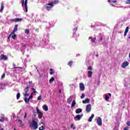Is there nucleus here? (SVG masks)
I'll return each instance as SVG.
<instances>
[{
	"label": "nucleus",
	"mask_w": 130,
	"mask_h": 130,
	"mask_svg": "<svg viewBox=\"0 0 130 130\" xmlns=\"http://www.w3.org/2000/svg\"><path fill=\"white\" fill-rule=\"evenodd\" d=\"M12 35H13V34H12V32H11L9 35V36L8 37V40H10V39L11 38V36H12Z\"/></svg>",
	"instance_id": "45"
},
{
	"label": "nucleus",
	"mask_w": 130,
	"mask_h": 130,
	"mask_svg": "<svg viewBox=\"0 0 130 130\" xmlns=\"http://www.w3.org/2000/svg\"><path fill=\"white\" fill-rule=\"evenodd\" d=\"M18 30V24L15 25L13 31L11 32V35L12 34H14V33H15V32H16V31H17Z\"/></svg>",
	"instance_id": "11"
},
{
	"label": "nucleus",
	"mask_w": 130,
	"mask_h": 130,
	"mask_svg": "<svg viewBox=\"0 0 130 130\" xmlns=\"http://www.w3.org/2000/svg\"><path fill=\"white\" fill-rule=\"evenodd\" d=\"M28 2V0H21L22 3V7H24V5H27V3Z\"/></svg>",
	"instance_id": "17"
},
{
	"label": "nucleus",
	"mask_w": 130,
	"mask_h": 130,
	"mask_svg": "<svg viewBox=\"0 0 130 130\" xmlns=\"http://www.w3.org/2000/svg\"><path fill=\"white\" fill-rule=\"evenodd\" d=\"M31 90H33L34 91L36 90L35 88H31Z\"/></svg>",
	"instance_id": "56"
},
{
	"label": "nucleus",
	"mask_w": 130,
	"mask_h": 130,
	"mask_svg": "<svg viewBox=\"0 0 130 130\" xmlns=\"http://www.w3.org/2000/svg\"><path fill=\"white\" fill-rule=\"evenodd\" d=\"M96 122L100 126H101L102 125V119H101V117H98L97 119Z\"/></svg>",
	"instance_id": "6"
},
{
	"label": "nucleus",
	"mask_w": 130,
	"mask_h": 130,
	"mask_svg": "<svg viewBox=\"0 0 130 130\" xmlns=\"http://www.w3.org/2000/svg\"><path fill=\"white\" fill-rule=\"evenodd\" d=\"M81 112H82V109L79 108L76 109V113L79 114L81 113Z\"/></svg>",
	"instance_id": "24"
},
{
	"label": "nucleus",
	"mask_w": 130,
	"mask_h": 130,
	"mask_svg": "<svg viewBox=\"0 0 130 130\" xmlns=\"http://www.w3.org/2000/svg\"><path fill=\"white\" fill-rule=\"evenodd\" d=\"M35 31H36L37 32H39V28H36Z\"/></svg>",
	"instance_id": "53"
},
{
	"label": "nucleus",
	"mask_w": 130,
	"mask_h": 130,
	"mask_svg": "<svg viewBox=\"0 0 130 130\" xmlns=\"http://www.w3.org/2000/svg\"><path fill=\"white\" fill-rule=\"evenodd\" d=\"M95 56H96V57H98L99 55H98V54H96V55H95Z\"/></svg>",
	"instance_id": "61"
},
{
	"label": "nucleus",
	"mask_w": 130,
	"mask_h": 130,
	"mask_svg": "<svg viewBox=\"0 0 130 130\" xmlns=\"http://www.w3.org/2000/svg\"><path fill=\"white\" fill-rule=\"evenodd\" d=\"M126 124H127V125L129 126L130 125V121H129L127 122Z\"/></svg>",
	"instance_id": "49"
},
{
	"label": "nucleus",
	"mask_w": 130,
	"mask_h": 130,
	"mask_svg": "<svg viewBox=\"0 0 130 130\" xmlns=\"http://www.w3.org/2000/svg\"><path fill=\"white\" fill-rule=\"evenodd\" d=\"M129 64V63L126 61H124L121 65V68L122 69H125L126 67H128V66Z\"/></svg>",
	"instance_id": "5"
},
{
	"label": "nucleus",
	"mask_w": 130,
	"mask_h": 130,
	"mask_svg": "<svg viewBox=\"0 0 130 130\" xmlns=\"http://www.w3.org/2000/svg\"><path fill=\"white\" fill-rule=\"evenodd\" d=\"M92 110V107L91 106V104H88L86 107V111L87 113H89Z\"/></svg>",
	"instance_id": "4"
},
{
	"label": "nucleus",
	"mask_w": 130,
	"mask_h": 130,
	"mask_svg": "<svg viewBox=\"0 0 130 130\" xmlns=\"http://www.w3.org/2000/svg\"><path fill=\"white\" fill-rule=\"evenodd\" d=\"M26 117H27V113H25L24 119L26 118Z\"/></svg>",
	"instance_id": "51"
},
{
	"label": "nucleus",
	"mask_w": 130,
	"mask_h": 130,
	"mask_svg": "<svg viewBox=\"0 0 130 130\" xmlns=\"http://www.w3.org/2000/svg\"><path fill=\"white\" fill-rule=\"evenodd\" d=\"M30 99L28 98V99H27V102H29L30 101Z\"/></svg>",
	"instance_id": "55"
},
{
	"label": "nucleus",
	"mask_w": 130,
	"mask_h": 130,
	"mask_svg": "<svg viewBox=\"0 0 130 130\" xmlns=\"http://www.w3.org/2000/svg\"><path fill=\"white\" fill-rule=\"evenodd\" d=\"M54 73V72H53V69H50V75H53Z\"/></svg>",
	"instance_id": "33"
},
{
	"label": "nucleus",
	"mask_w": 130,
	"mask_h": 130,
	"mask_svg": "<svg viewBox=\"0 0 130 130\" xmlns=\"http://www.w3.org/2000/svg\"><path fill=\"white\" fill-rule=\"evenodd\" d=\"M41 99H42L41 95H39L38 98V100H39L40 101V100H41Z\"/></svg>",
	"instance_id": "42"
},
{
	"label": "nucleus",
	"mask_w": 130,
	"mask_h": 130,
	"mask_svg": "<svg viewBox=\"0 0 130 130\" xmlns=\"http://www.w3.org/2000/svg\"><path fill=\"white\" fill-rule=\"evenodd\" d=\"M45 9L47 10V11H49L50 10V9L51 8H52V7H53V2H51V3H49L46 4Z\"/></svg>",
	"instance_id": "3"
},
{
	"label": "nucleus",
	"mask_w": 130,
	"mask_h": 130,
	"mask_svg": "<svg viewBox=\"0 0 130 130\" xmlns=\"http://www.w3.org/2000/svg\"><path fill=\"white\" fill-rule=\"evenodd\" d=\"M20 96H21V94L19 92L17 93V95H16V98H17V100H19V99H20Z\"/></svg>",
	"instance_id": "26"
},
{
	"label": "nucleus",
	"mask_w": 130,
	"mask_h": 130,
	"mask_svg": "<svg viewBox=\"0 0 130 130\" xmlns=\"http://www.w3.org/2000/svg\"><path fill=\"white\" fill-rule=\"evenodd\" d=\"M13 67H14L13 69H21V70L22 69H23V68L22 67H16V64H13Z\"/></svg>",
	"instance_id": "31"
},
{
	"label": "nucleus",
	"mask_w": 130,
	"mask_h": 130,
	"mask_svg": "<svg viewBox=\"0 0 130 130\" xmlns=\"http://www.w3.org/2000/svg\"><path fill=\"white\" fill-rule=\"evenodd\" d=\"M22 47H26V44L23 45V44L21 45Z\"/></svg>",
	"instance_id": "48"
},
{
	"label": "nucleus",
	"mask_w": 130,
	"mask_h": 130,
	"mask_svg": "<svg viewBox=\"0 0 130 130\" xmlns=\"http://www.w3.org/2000/svg\"><path fill=\"white\" fill-rule=\"evenodd\" d=\"M24 100L25 103H28V102L27 100V98H24Z\"/></svg>",
	"instance_id": "39"
},
{
	"label": "nucleus",
	"mask_w": 130,
	"mask_h": 130,
	"mask_svg": "<svg viewBox=\"0 0 130 130\" xmlns=\"http://www.w3.org/2000/svg\"><path fill=\"white\" fill-rule=\"evenodd\" d=\"M43 109L45 110V111H48V107L46 105H44L43 106Z\"/></svg>",
	"instance_id": "22"
},
{
	"label": "nucleus",
	"mask_w": 130,
	"mask_h": 130,
	"mask_svg": "<svg viewBox=\"0 0 130 130\" xmlns=\"http://www.w3.org/2000/svg\"><path fill=\"white\" fill-rule=\"evenodd\" d=\"M39 130H44V126H42L41 127H39Z\"/></svg>",
	"instance_id": "40"
},
{
	"label": "nucleus",
	"mask_w": 130,
	"mask_h": 130,
	"mask_svg": "<svg viewBox=\"0 0 130 130\" xmlns=\"http://www.w3.org/2000/svg\"><path fill=\"white\" fill-rule=\"evenodd\" d=\"M125 4L126 5H127V4H130V0H127L126 2H125Z\"/></svg>",
	"instance_id": "41"
},
{
	"label": "nucleus",
	"mask_w": 130,
	"mask_h": 130,
	"mask_svg": "<svg viewBox=\"0 0 130 130\" xmlns=\"http://www.w3.org/2000/svg\"><path fill=\"white\" fill-rule=\"evenodd\" d=\"M94 118V114H91V116L89 117V118L88 119V122H91L92 121V119Z\"/></svg>",
	"instance_id": "15"
},
{
	"label": "nucleus",
	"mask_w": 130,
	"mask_h": 130,
	"mask_svg": "<svg viewBox=\"0 0 130 130\" xmlns=\"http://www.w3.org/2000/svg\"><path fill=\"white\" fill-rule=\"evenodd\" d=\"M13 39H16L17 38V35L15 34V33L13 34V35L11 36Z\"/></svg>",
	"instance_id": "28"
},
{
	"label": "nucleus",
	"mask_w": 130,
	"mask_h": 130,
	"mask_svg": "<svg viewBox=\"0 0 130 130\" xmlns=\"http://www.w3.org/2000/svg\"><path fill=\"white\" fill-rule=\"evenodd\" d=\"M29 127L31 129L36 130L38 128V122L36 121L35 119H32L29 123Z\"/></svg>",
	"instance_id": "1"
},
{
	"label": "nucleus",
	"mask_w": 130,
	"mask_h": 130,
	"mask_svg": "<svg viewBox=\"0 0 130 130\" xmlns=\"http://www.w3.org/2000/svg\"><path fill=\"white\" fill-rule=\"evenodd\" d=\"M29 30L28 29H26L25 30V34H29Z\"/></svg>",
	"instance_id": "34"
},
{
	"label": "nucleus",
	"mask_w": 130,
	"mask_h": 130,
	"mask_svg": "<svg viewBox=\"0 0 130 130\" xmlns=\"http://www.w3.org/2000/svg\"><path fill=\"white\" fill-rule=\"evenodd\" d=\"M22 20H23V18H16L15 19L11 20L12 22H21V21Z\"/></svg>",
	"instance_id": "9"
},
{
	"label": "nucleus",
	"mask_w": 130,
	"mask_h": 130,
	"mask_svg": "<svg viewBox=\"0 0 130 130\" xmlns=\"http://www.w3.org/2000/svg\"><path fill=\"white\" fill-rule=\"evenodd\" d=\"M29 98L30 99H32V98H33V94H31L30 95V96L29 97Z\"/></svg>",
	"instance_id": "47"
},
{
	"label": "nucleus",
	"mask_w": 130,
	"mask_h": 130,
	"mask_svg": "<svg viewBox=\"0 0 130 130\" xmlns=\"http://www.w3.org/2000/svg\"><path fill=\"white\" fill-rule=\"evenodd\" d=\"M102 40H103V38L102 37H101L99 40V42H101Z\"/></svg>",
	"instance_id": "46"
},
{
	"label": "nucleus",
	"mask_w": 130,
	"mask_h": 130,
	"mask_svg": "<svg viewBox=\"0 0 130 130\" xmlns=\"http://www.w3.org/2000/svg\"><path fill=\"white\" fill-rule=\"evenodd\" d=\"M83 104H86L87 103H90V100L89 99H86L84 101H82Z\"/></svg>",
	"instance_id": "14"
},
{
	"label": "nucleus",
	"mask_w": 130,
	"mask_h": 130,
	"mask_svg": "<svg viewBox=\"0 0 130 130\" xmlns=\"http://www.w3.org/2000/svg\"><path fill=\"white\" fill-rule=\"evenodd\" d=\"M83 114H81L80 115H77L75 118V120H80L82 117H83Z\"/></svg>",
	"instance_id": "8"
},
{
	"label": "nucleus",
	"mask_w": 130,
	"mask_h": 130,
	"mask_svg": "<svg viewBox=\"0 0 130 130\" xmlns=\"http://www.w3.org/2000/svg\"><path fill=\"white\" fill-rule=\"evenodd\" d=\"M53 81H54V77H51V78L49 80V83L51 84V83H53Z\"/></svg>",
	"instance_id": "27"
},
{
	"label": "nucleus",
	"mask_w": 130,
	"mask_h": 130,
	"mask_svg": "<svg viewBox=\"0 0 130 130\" xmlns=\"http://www.w3.org/2000/svg\"><path fill=\"white\" fill-rule=\"evenodd\" d=\"M24 98H26L27 96H29V93H28V92H25V93L23 94Z\"/></svg>",
	"instance_id": "32"
},
{
	"label": "nucleus",
	"mask_w": 130,
	"mask_h": 130,
	"mask_svg": "<svg viewBox=\"0 0 130 130\" xmlns=\"http://www.w3.org/2000/svg\"><path fill=\"white\" fill-rule=\"evenodd\" d=\"M79 87L81 91H84V90H85V85H84V83H81L79 84Z\"/></svg>",
	"instance_id": "10"
},
{
	"label": "nucleus",
	"mask_w": 130,
	"mask_h": 130,
	"mask_svg": "<svg viewBox=\"0 0 130 130\" xmlns=\"http://www.w3.org/2000/svg\"><path fill=\"white\" fill-rule=\"evenodd\" d=\"M24 9H23V10L26 13H27V12H28V7L27 6V5H24Z\"/></svg>",
	"instance_id": "23"
},
{
	"label": "nucleus",
	"mask_w": 130,
	"mask_h": 130,
	"mask_svg": "<svg viewBox=\"0 0 130 130\" xmlns=\"http://www.w3.org/2000/svg\"><path fill=\"white\" fill-rule=\"evenodd\" d=\"M87 70H89V71H92V67L89 66Z\"/></svg>",
	"instance_id": "44"
},
{
	"label": "nucleus",
	"mask_w": 130,
	"mask_h": 130,
	"mask_svg": "<svg viewBox=\"0 0 130 130\" xmlns=\"http://www.w3.org/2000/svg\"><path fill=\"white\" fill-rule=\"evenodd\" d=\"M8 60V57L7 55L4 54H1L0 56V60Z\"/></svg>",
	"instance_id": "7"
},
{
	"label": "nucleus",
	"mask_w": 130,
	"mask_h": 130,
	"mask_svg": "<svg viewBox=\"0 0 130 130\" xmlns=\"http://www.w3.org/2000/svg\"><path fill=\"white\" fill-rule=\"evenodd\" d=\"M110 2H111V0H108V3H110Z\"/></svg>",
	"instance_id": "60"
},
{
	"label": "nucleus",
	"mask_w": 130,
	"mask_h": 130,
	"mask_svg": "<svg viewBox=\"0 0 130 130\" xmlns=\"http://www.w3.org/2000/svg\"><path fill=\"white\" fill-rule=\"evenodd\" d=\"M36 93V90H34V91L31 93L32 95H33V94Z\"/></svg>",
	"instance_id": "52"
},
{
	"label": "nucleus",
	"mask_w": 130,
	"mask_h": 130,
	"mask_svg": "<svg viewBox=\"0 0 130 130\" xmlns=\"http://www.w3.org/2000/svg\"><path fill=\"white\" fill-rule=\"evenodd\" d=\"M108 99H109V96H108L107 95H106V96H105V100L106 101H107V100H108Z\"/></svg>",
	"instance_id": "38"
},
{
	"label": "nucleus",
	"mask_w": 130,
	"mask_h": 130,
	"mask_svg": "<svg viewBox=\"0 0 130 130\" xmlns=\"http://www.w3.org/2000/svg\"><path fill=\"white\" fill-rule=\"evenodd\" d=\"M92 74L93 73L92 72V71H88L87 75H88V78H91V77H92Z\"/></svg>",
	"instance_id": "20"
},
{
	"label": "nucleus",
	"mask_w": 130,
	"mask_h": 130,
	"mask_svg": "<svg viewBox=\"0 0 130 130\" xmlns=\"http://www.w3.org/2000/svg\"><path fill=\"white\" fill-rule=\"evenodd\" d=\"M28 83L29 84V85H30V84H31L32 83V81H29Z\"/></svg>",
	"instance_id": "57"
},
{
	"label": "nucleus",
	"mask_w": 130,
	"mask_h": 130,
	"mask_svg": "<svg viewBox=\"0 0 130 130\" xmlns=\"http://www.w3.org/2000/svg\"><path fill=\"white\" fill-rule=\"evenodd\" d=\"M6 77V74H4L2 77H1V79H4V78Z\"/></svg>",
	"instance_id": "43"
},
{
	"label": "nucleus",
	"mask_w": 130,
	"mask_h": 130,
	"mask_svg": "<svg viewBox=\"0 0 130 130\" xmlns=\"http://www.w3.org/2000/svg\"><path fill=\"white\" fill-rule=\"evenodd\" d=\"M0 130H5V129H4V128H1H1H0Z\"/></svg>",
	"instance_id": "62"
},
{
	"label": "nucleus",
	"mask_w": 130,
	"mask_h": 130,
	"mask_svg": "<svg viewBox=\"0 0 130 130\" xmlns=\"http://www.w3.org/2000/svg\"><path fill=\"white\" fill-rule=\"evenodd\" d=\"M108 95H109V96H111V93H109Z\"/></svg>",
	"instance_id": "59"
},
{
	"label": "nucleus",
	"mask_w": 130,
	"mask_h": 130,
	"mask_svg": "<svg viewBox=\"0 0 130 130\" xmlns=\"http://www.w3.org/2000/svg\"><path fill=\"white\" fill-rule=\"evenodd\" d=\"M4 7H5V5L4 4V2H2L1 3V9H0V13H2V12H3L4 11Z\"/></svg>",
	"instance_id": "12"
},
{
	"label": "nucleus",
	"mask_w": 130,
	"mask_h": 130,
	"mask_svg": "<svg viewBox=\"0 0 130 130\" xmlns=\"http://www.w3.org/2000/svg\"><path fill=\"white\" fill-rule=\"evenodd\" d=\"M124 130H128V127H124Z\"/></svg>",
	"instance_id": "50"
},
{
	"label": "nucleus",
	"mask_w": 130,
	"mask_h": 130,
	"mask_svg": "<svg viewBox=\"0 0 130 130\" xmlns=\"http://www.w3.org/2000/svg\"><path fill=\"white\" fill-rule=\"evenodd\" d=\"M30 87H31V85L30 84H27L26 87L24 89L25 92H28Z\"/></svg>",
	"instance_id": "13"
},
{
	"label": "nucleus",
	"mask_w": 130,
	"mask_h": 130,
	"mask_svg": "<svg viewBox=\"0 0 130 130\" xmlns=\"http://www.w3.org/2000/svg\"><path fill=\"white\" fill-rule=\"evenodd\" d=\"M128 29H129L128 26H127L125 28V30L124 33V36H126V34H127V32H128Z\"/></svg>",
	"instance_id": "19"
},
{
	"label": "nucleus",
	"mask_w": 130,
	"mask_h": 130,
	"mask_svg": "<svg viewBox=\"0 0 130 130\" xmlns=\"http://www.w3.org/2000/svg\"><path fill=\"white\" fill-rule=\"evenodd\" d=\"M59 3V1H58V0H54L53 4L56 5L57 4H58Z\"/></svg>",
	"instance_id": "30"
},
{
	"label": "nucleus",
	"mask_w": 130,
	"mask_h": 130,
	"mask_svg": "<svg viewBox=\"0 0 130 130\" xmlns=\"http://www.w3.org/2000/svg\"><path fill=\"white\" fill-rule=\"evenodd\" d=\"M37 112L38 114V117L40 119H41L42 118V117L43 116V113L40 111V110L38 109V107H37Z\"/></svg>",
	"instance_id": "2"
},
{
	"label": "nucleus",
	"mask_w": 130,
	"mask_h": 130,
	"mask_svg": "<svg viewBox=\"0 0 130 130\" xmlns=\"http://www.w3.org/2000/svg\"><path fill=\"white\" fill-rule=\"evenodd\" d=\"M18 121L19 122L18 126H20V127H22V126L24 125L23 122L20 119H18Z\"/></svg>",
	"instance_id": "16"
},
{
	"label": "nucleus",
	"mask_w": 130,
	"mask_h": 130,
	"mask_svg": "<svg viewBox=\"0 0 130 130\" xmlns=\"http://www.w3.org/2000/svg\"><path fill=\"white\" fill-rule=\"evenodd\" d=\"M59 93H61V89H60V90H59Z\"/></svg>",
	"instance_id": "58"
},
{
	"label": "nucleus",
	"mask_w": 130,
	"mask_h": 130,
	"mask_svg": "<svg viewBox=\"0 0 130 130\" xmlns=\"http://www.w3.org/2000/svg\"><path fill=\"white\" fill-rule=\"evenodd\" d=\"M41 123L42 124H43V122H41Z\"/></svg>",
	"instance_id": "63"
},
{
	"label": "nucleus",
	"mask_w": 130,
	"mask_h": 130,
	"mask_svg": "<svg viewBox=\"0 0 130 130\" xmlns=\"http://www.w3.org/2000/svg\"><path fill=\"white\" fill-rule=\"evenodd\" d=\"M73 61H72V60H71V61H70L69 62H68V66H69V67H72V66H73Z\"/></svg>",
	"instance_id": "25"
},
{
	"label": "nucleus",
	"mask_w": 130,
	"mask_h": 130,
	"mask_svg": "<svg viewBox=\"0 0 130 130\" xmlns=\"http://www.w3.org/2000/svg\"><path fill=\"white\" fill-rule=\"evenodd\" d=\"M89 39H91V42L93 43H96V38H93L92 37H90Z\"/></svg>",
	"instance_id": "18"
},
{
	"label": "nucleus",
	"mask_w": 130,
	"mask_h": 130,
	"mask_svg": "<svg viewBox=\"0 0 130 130\" xmlns=\"http://www.w3.org/2000/svg\"><path fill=\"white\" fill-rule=\"evenodd\" d=\"M76 101L73 100L71 104V108H73V107H75V106H76Z\"/></svg>",
	"instance_id": "21"
},
{
	"label": "nucleus",
	"mask_w": 130,
	"mask_h": 130,
	"mask_svg": "<svg viewBox=\"0 0 130 130\" xmlns=\"http://www.w3.org/2000/svg\"><path fill=\"white\" fill-rule=\"evenodd\" d=\"M112 3H116V0L112 1Z\"/></svg>",
	"instance_id": "54"
},
{
	"label": "nucleus",
	"mask_w": 130,
	"mask_h": 130,
	"mask_svg": "<svg viewBox=\"0 0 130 130\" xmlns=\"http://www.w3.org/2000/svg\"><path fill=\"white\" fill-rule=\"evenodd\" d=\"M129 59H130V53H129Z\"/></svg>",
	"instance_id": "64"
},
{
	"label": "nucleus",
	"mask_w": 130,
	"mask_h": 130,
	"mask_svg": "<svg viewBox=\"0 0 130 130\" xmlns=\"http://www.w3.org/2000/svg\"><path fill=\"white\" fill-rule=\"evenodd\" d=\"M6 118H5V117H3L1 119H0V121H5Z\"/></svg>",
	"instance_id": "36"
},
{
	"label": "nucleus",
	"mask_w": 130,
	"mask_h": 130,
	"mask_svg": "<svg viewBox=\"0 0 130 130\" xmlns=\"http://www.w3.org/2000/svg\"><path fill=\"white\" fill-rule=\"evenodd\" d=\"M85 98V94L82 93L81 96V99H83V98Z\"/></svg>",
	"instance_id": "37"
},
{
	"label": "nucleus",
	"mask_w": 130,
	"mask_h": 130,
	"mask_svg": "<svg viewBox=\"0 0 130 130\" xmlns=\"http://www.w3.org/2000/svg\"><path fill=\"white\" fill-rule=\"evenodd\" d=\"M71 127L73 129H76V126H74V124H71Z\"/></svg>",
	"instance_id": "35"
},
{
	"label": "nucleus",
	"mask_w": 130,
	"mask_h": 130,
	"mask_svg": "<svg viewBox=\"0 0 130 130\" xmlns=\"http://www.w3.org/2000/svg\"><path fill=\"white\" fill-rule=\"evenodd\" d=\"M72 101H73V99H72L71 97H70L68 100V103H69L70 104V103H71V102H72Z\"/></svg>",
	"instance_id": "29"
}]
</instances>
